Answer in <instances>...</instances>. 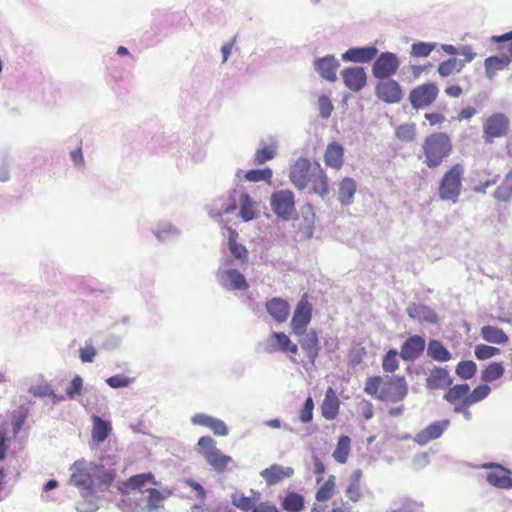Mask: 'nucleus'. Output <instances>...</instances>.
Returning <instances> with one entry per match:
<instances>
[{"label":"nucleus","mask_w":512,"mask_h":512,"mask_svg":"<svg viewBox=\"0 0 512 512\" xmlns=\"http://www.w3.org/2000/svg\"><path fill=\"white\" fill-rule=\"evenodd\" d=\"M68 484L78 489L80 500L76 503L78 512L98 510L99 493L108 489L116 476L114 469L98 465L85 459H78L70 466Z\"/></svg>","instance_id":"1"},{"label":"nucleus","mask_w":512,"mask_h":512,"mask_svg":"<svg viewBox=\"0 0 512 512\" xmlns=\"http://www.w3.org/2000/svg\"><path fill=\"white\" fill-rule=\"evenodd\" d=\"M121 490L127 495L132 494L129 501L135 505L126 512H165L164 502L172 494L151 472L131 476Z\"/></svg>","instance_id":"2"},{"label":"nucleus","mask_w":512,"mask_h":512,"mask_svg":"<svg viewBox=\"0 0 512 512\" xmlns=\"http://www.w3.org/2000/svg\"><path fill=\"white\" fill-rule=\"evenodd\" d=\"M239 209V217L248 222L258 217V203L247 192L235 190L227 200H219L208 208L209 216L214 220H219L223 215L233 213Z\"/></svg>","instance_id":"3"},{"label":"nucleus","mask_w":512,"mask_h":512,"mask_svg":"<svg viewBox=\"0 0 512 512\" xmlns=\"http://www.w3.org/2000/svg\"><path fill=\"white\" fill-rule=\"evenodd\" d=\"M422 149L424 164L429 168L438 167L452 151L451 139L446 133H433L425 138Z\"/></svg>","instance_id":"4"},{"label":"nucleus","mask_w":512,"mask_h":512,"mask_svg":"<svg viewBox=\"0 0 512 512\" xmlns=\"http://www.w3.org/2000/svg\"><path fill=\"white\" fill-rule=\"evenodd\" d=\"M29 414V407L26 405H20L9 413L8 417L12 427L11 431L9 430L7 422L0 424V461H3L6 458L11 441L20 433L23 425L29 417Z\"/></svg>","instance_id":"5"},{"label":"nucleus","mask_w":512,"mask_h":512,"mask_svg":"<svg viewBox=\"0 0 512 512\" xmlns=\"http://www.w3.org/2000/svg\"><path fill=\"white\" fill-rule=\"evenodd\" d=\"M463 173L462 165L455 164L444 174L439 187V196L442 200H451L454 203L457 201Z\"/></svg>","instance_id":"6"},{"label":"nucleus","mask_w":512,"mask_h":512,"mask_svg":"<svg viewBox=\"0 0 512 512\" xmlns=\"http://www.w3.org/2000/svg\"><path fill=\"white\" fill-rule=\"evenodd\" d=\"M408 394V385L403 376H386L377 399L387 402H400Z\"/></svg>","instance_id":"7"},{"label":"nucleus","mask_w":512,"mask_h":512,"mask_svg":"<svg viewBox=\"0 0 512 512\" xmlns=\"http://www.w3.org/2000/svg\"><path fill=\"white\" fill-rule=\"evenodd\" d=\"M270 206L273 213L284 221L296 215L294 193L290 190H278L270 196Z\"/></svg>","instance_id":"8"},{"label":"nucleus","mask_w":512,"mask_h":512,"mask_svg":"<svg viewBox=\"0 0 512 512\" xmlns=\"http://www.w3.org/2000/svg\"><path fill=\"white\" fill-rule=\"evenodd\" d=\"M509 118L504 113H493L483 122L482 138L486 144H492L494 139L507 135L509 130Z\"/></svg>","instance_id":"9"},{"label":"nucleus","mask_w":512,"mask_h":512,"mask_svg":"<svg viewBox=\"0 0 512 512\" xmlns=\"http://www.w3.org/2000/svg\"><path fill=\"white\" fill-rule=\"evenodd\" d=\"M215 279L218 285L226 291H245L249 288L246 277L238 269H217Z\"/></svg>","instance_id":"10"},{"label":"nucleus","mask_w":512,"mask_h":512,"mask_svg":"<svg viewBox=\"0 0 512 512\" xmlns=\"http://www.w3.org/2000/svg\"><path fill=\"white\" fill-rule=\"evenodd\" d=\"M400 61L392 52H382L376 56L372 65V74L376 79L391 78L398 70Z\"/></svg>","instance_id":"11"},{"label":"nucleus","mask_w":512,"mask_h":512,"mask_svg":"<svg viewBox=\"0 0 512 512\" xmlns=\"http://www.w3.org/2000/svg\"><path fill=\"white\" fill-rule=\"evenodd\" d=\"M439 89L435 83H425L413 88L409 93V101L414 109H424L437 98Z\"/></svg>","instance_id":"12"},{"label":"nucleus","mask_w":512,"mask_h":512,"mask_svg":"<svg viewBox=\"0 0 512 512\" xmlns=\"http://www.w3.org/2000/svg\"><path fill=\"white\" fill-rule=\"evenodd\" d=\"M375 86L376 97L384 103L396 104L403 99V90L400 84L391 78L379 79Z\"/></svg>","instance_id":"13"},{"label":"nucleus","mask_w":512,"mask_h":512,"mask_svg":"<svg viewBox=\"0 0 512 512\" xmlns=\"http://www.w3.org/2000/svg\"><path fill=\"white\" fill-rule=\"evenodd\" d=\"M312 307L306 300H300L291 319L292 332L302 335L311 321Z\"/></svg>","instance_id":"14"},{"label":"nucleus","mask_w":512,"mask_h":512,"mask_svg":"<svg viewBox=\"0 0 512 512\" xmlns=\"http://www.w3.org/2000/svg\"><path fill=\"white\" fill-rule=\"evenodd\" d=\"M313 67L322 79L333 83L337 80L336 73L340 67V62L334 55H326L315 58Z\"/></svg>","instance_id":"15"},{"label":"nucleus","mask_w":512,"mask_h":512,"mask_svg":"<svg viewBox=\"0 0 512 512\" xmlns=\"http://www.w3.org/2000/svg\"><path fill=\"white\" fill-rule=\"evenodd\" d=\"M449 426L450 420L448 419L434 421L430 423L428 426H426L424 429L419 431L415 435L414 441L418 445H426L430 441L440 438L443 435V433L449 428Z\"/></svg>","instance_id":"16"},{"label":"nucleus","mask_w":512,"mask_h":512,"mask_svg":"<svg viewBox=\"0 0 512 512\" xmlns=\"http://www.w3.org/2000/svg\"><path fill=\"white\" fill-rule=\"evenodd\" d=\"M482 468L491 470L486 477L490 485L501 489H512V478L508 476L509 471L503 466L490 462L483 464Z\"/></svg>","instance_id":"17"},{"label":"nucleus","mask_w":512,"mask_h":512,"mask_svg":"<svg viewBox=\"0 0 512 512\" xmlns=\"http://www.w3.org/2000/svg\"><path fill=\"white\" fill-rule=\"evenodd\" d=\"M310 169L311 163L307 158L300 157L296 160L289 173L290 181L295 188L303 190L307 187Z\"/></svg>","instance_id":"18"},{"label":"nucleus","mask_w":512,"mask_h":512,"mask_svg":"<svg viewBox=\"0 0 512 512\" xmlns=\"http://www.w3.org/2000/svg\"><path fill=\"white\" fill-rule=\"evenodd\" d=\"M341 76L345 86L353 92L362 90L367 83L366 71L360 66L343 69L341 71Z\"/></svg>","instance_id":"19"},{"label":"nucleus","mask_w":512,"mask_h":512,"mask_svg":"<svg viewBox=\"0 0 512 512\" xmlns=\"http://www.w3.org/2000/svg\"><path fill=\"white\" fill-rule=\"evenodd\" d=\"M425 346V339L422 336H410L403 342L399 355L404 361H414L423 354Z\"/></svg>","instance_id":"20"},{"label":"nucleus","mask_w":512,"mask_h":512,"mask_svg":"<svg viewBox=\"0 0 512 512\" xmlns=\"http://www.w3.org/2000/svg\"><path fill=\"white\" fill-rule=\"evenodd\" d=\"M378 49L376 46H364L349 48L342 54V60L353 63H369L376 58Z\"/></svg>","instance_id":"21"},{"label":"nucleus","mask_w":512,"mask_h":512,"mask_svg":"<svg viewBox=\"0 0 512 512\" xmlns=\"http://www.w3.org/2000/svg\"><path fill=\"white\" fill-rule=\"evenodd\" d=\"M191 423L195 426L209 428L217 436L228 435V428L224 421L205 413H197L191 417Z\"/></svg>","instance_id":"22"},{"label":"nucleus","mask_w":512,"mask_h":512,"mask_svg":"<svg viewBox=\"0 0 512 512\" xmlns=\"http://www.w3.org/2000/svg\"><path fill=\"white\" fill-rule=\"evenodd\" d=\"M293 474V468L280 464H273L260 472L261 477L269 486L275 485L285 478H290Z\"/></svg>","instance_id":"23"},{"label":"nucleus","mask_w":512,"mask_h":512,"mask_svg":"<svg viewBox=\"0 0 512 512\" xmlns=\"http://www.w3.org/2000/svg\"><path fill=\"white\" fill-rule=\"evenodd\" d=\"M299 336L301 337L299 342L302 350L305 352L309 362L314 365L319 355V340L316 331L311 329Z\"/></svg>","instance_id":"24"},{"label":"nucleus","mask_w":512,"mask_h":512,"mask_svg":"<svg viewBox=\"0 0 512 512\" xmlns=\"http://www.w3.org/2000/svg\"><path fill=\"white\" fill-rule=\"evenodd\" d=\"M92 420V431L91 439L95 445L103 443L112 432L111 421L105 420L98 415L93 414Z\"/></svg>","instance_id":"25"},{"label":"nucleus","mask_w":512,"mask_h":512,"mask_svg":"<svg viewBox=\"0 0 512 512\" xmlns=\"http://www.w3.org/2000/svg\"><path fill=\"white\" fill-rule=\"evenodd\" d=\"M409 318L426 322L429 324H436L438 322L437 314L427 305L410 303L406 308Z\"/></svg>","instance_id":"26"},{"label":"nucleus","mask_w":512,"mask_h":512,"mask_svg":"<svg viewBox=\"0 0 512 512\" xmlns=\"http://www.w3.org/2000/svg\"><path fill=\"white\" fill-rule=\"evenodd\" d=\"M268 351L298 353V346L291 342L290 338L283 332H273L268 339Z\"/></svg>","instance_id":"27"},{"label":"nucleus","mask_w":512,"mask_h":512,"mask_svg":"<svg viewBox=\"0 0 512 512\" xmlns=\"http://www.w3.org/2000/svg\"><path fill=\"white\" fill-rule=\"evenodd\" d=\"M452 384L448 371L442 367L431 369L426 379V387L431 390L443 389Z\"/></svg>","instance_id":"28"},{"label":"nucleus","mask_w":512,"mask_h":512,"mask_svg":"<svg viewBox=\"0 0 512 512\" xmlns=\"http://www.w3.org/2000/svg\"><path fill=\"white\" fill-rule=\"evenodd\" d=\"M340 401L333 390L328 387L321 405V414L326 420H334L339 413Z\"/></svg>","instance_id":"29"},{"label":"nucleus","mask_w":512,"mask_h":512,"mask_svg":"<svg viewBox=\"0 0 512 512\" xmlns=\"http://www.w3.org/2000/svg\"><path fill=\"white\" fill-rule=\"evenodd\" d=\"M309 180L311 181L312 190L315 194L319 195L321 198H324L328 195V177L324 170L321 168L320 164L316 165L313 172L311 173Z\"/></svg>","instance_id":"30"},{"label":"nucleus","mask_w":512,"mask_h":512,"mask_svg":"<svg viewBox=\"0 0 512 512\" xmlns=\"http://www.w3.org/2000/svg\"><path fill=\"white\" fill-rule=\"evenodd\" d=\"M266 309L270 316L278 323H282L288 318L289 305L285 300L273 298L266 303Z\"/></svg>","instance_id":"31"},{"label":"nucleus","mask_w":512,"mask_h":512,"mask_svg":"<svg viewBox=\"0 0 512 512\" xmlns=\"http://www.w3.org/2000/svg\"><path fill=\"white\" fill-rule=\"evenodd\" d=\"M356 182L350 177L341 180L338 187V200L343 206H349L353 203L356 193Z\"/></svg>","instance_id":"32"},{"label":"nucleus","mask_w":512,"mask_h":512,"mask_svg":"<svg viewBox=\"0 0 512 512\" xmlns=\"http://www.w3.org/2000/svg\"><path fill=\"white\" fill-rule=\"evenodd\" d=\"M153 234L160 242H168L178 238L181 235V231L172 223L162 221L155 226Z\"/></svg>","instance_id":"33"},{"label":"nucleus","mask_w":512,"mask_h":512,"mask_svg":"<svg viewBox=\"0 0 512 512\" xmlns=\"http://www.w3.org/2000/svg\"><path fill=\"white\" fill-rule=\"evenodd\" d=\"M343 154L344 149L340 144L336 142L330 143L324 154V162L331 168L340 169L343 164Z\"/></svg>","instance_id":"34"},{"label":"nucleus","mask_w":512,"mask_h":512,"mask_svg":"<svg viewBox=\"0 0 512 512\" xmlns=\"http://www.w3.org/2000/svg\"><path fill=\"white\" fill-rule=\"evenodd\" d=\"M276 152L277 144L274 138H271L270 144H266L264 140H261L254 155V163L256 165H262L267 161L273 159L276 155Z\"/></svg>","instance_id":"35"},{"label":"nucleus","mask_w":512,"mask_h":512,"mask_svg":"<svg viewBox=\"0 0 512 512\" xmlns=\"http://www.w3.org/2000/svg\"><path fill=\"white\" fill-rule=\"evenodd\" d=\"M511 58L508 56H490L485 59V74L489 80H492L498 71L505 69L510 63Z\"/></svg>","instance_id":"36"},{"label":"nucleus","mask_w":512,"mask_h":512,"mask_svg":"<svg viewBox=\"0 0 512 512\" xmlns=\"http://www.w3.org/2000/svg\"><path fill=\"white\" fill-rule=\"evenodd\" d=\"M362 470L356 469L349 476L348 485L345 490V495L349 500L353 502H357L362 499V491H361V478H362Z\"/></svg>","instance_id":"37"},{"label":"nucleus","mask_w":512,"mask_h":512,"mask_svg":"<svg viewBox=\"0 0 512 512\" xmlns=\"http://www.w3.org/2000/svg\"><path fill=\"white\" fill-rule=\"evenodd\" d=\"M427 355L437 362H447L451 360L452 354L448 349L436 339H432L428 343Z\"/></svg>","instance_id":"38"},{"label":"nucleus","mask_w":512,"mask_h":512,"mask_svg":"<svg viewBox=\"0 0 512 512\" xmlns=\"http://www.w3.org/2000/svg\"><path fill=\"white\" fill-rule=\"evenodd\" d=\"M481 335L486 342L498 345L505 344L509 340L502 329L491 325L483 326L481 328Z\"/></svg>","instance_id":"39"},{"label":"nucleus","mask_w":512,"mask_h":512,"mask_svg":"<svg viewBox=\"0 0 512 512\" xmlns=\"http://www.w3.org/2000/svg\"><path fill=\"white\" fill-rule=\"evenodd\" d=\"M205 460L217 472L225 471L228 464L233 462L230 456L224 455L218 448L207 454Z\"/></svg>","instance_id":"40"},{"label":"nucleus","mask_w":512,"mask_h":512,"mask_svg":"<svg viewBox=\"0 0 512 512\" xmlns=\"http://www.w3.org/2000/svg\"><path fill=\"white\" fill-rule=\"evenodd\" d=\"M350 446L351 439L346 435L340 436L337 446L332 454L334 460L340 464H345L348 460Z\"/></svg>","instance_id":"41"},{"label":"nucleus","mask_w":512,"mask_h":512,"mask_svg":"<svg viewBox=\"0 0 512 512\" xmlns=\"http://www.w3.org/2000/svg\"><path fill=\"white\" fill-rule=\"evenodd\" d=\"M493 197L498 201L508 202L512 197V169L505 175L502 183L495 190Z\"/></svg>","instance_id":"42"},{"label":"nucleus","mask_w":512,"mask_h":512,"mask_svg":"<svg viewBox=\"0 0 512 512\" xmlns=\"http://www.w3.org/2000/svg\"><path fill=\"white\" fill-rule=\"evenodd\" d=\"M395 508L391 512H424V503L408 497L399 499L395 502Z\"/></svg>","instance_id":"43"},{"label":"nucleus","mask_w":512,"mask_h":512,"mask_svg":"<svg viewBox=\"0 0 512 512\" xmlns=\"http://www.w3.org/2000/svg\"><path fill=\"white\" fill-rule=\"evenodd\" d=\"M304 507V498L296 492H288L282 500V508L287 512H300Z\"/></svg>","instance_id":"44"},{"label":"nucleus","mask_w":512,"mask_h":512,"mask_svg":"<svg viewBox=\"0 0 512 512\" xmlns=\"http://www.w3.org/2000/svg\"><path fill=\"white\" fill-rule=\"evenodd\" d=\"M470 386L468 384H457L450 387L444 395V399L450 404H456L457 401L469 396Z\"/></svg>","instance_id":"45"},{"label":"nucleus","mask_w":512,"mask_h":512,"mask_svg":"<svg viewBox=\"0 0 512 512\" xmlns=\"http://www.w3.org/2000/svg\"><path fill=\"white\" fill-rule=\"evenodd\" d=\"M464 68V62L460 59L449 58L438 66V73L441 77H448L454 72H460Z\"/></svg>","instance_id":"46"},{"label":"nucleus","mask_w":512,"mask_h":512,"mask_svg":"<svg viewBox=\"0 0 512 512\" xmlns=\"http://www.w3.org/2000/svg\"><path fill=\"white\" fill-rule=\"evenodd\" d=\"M503 374L504 367L502 363L493 362L482 371L481 379L486 383H491L501 378Z\"/></svg>","instance_id":"47"},{"label":"nucleus","mask_w":512,"mask_h":512,"mask_svg":"<svg viewBox=\"0 0 512 512\" xmlns=\"http://www.w3.org/2000/svg\"><path fill=\"white\" fill-rule=\"evenodd\" d=\"M229 252L235 259L239 260L240 263L247 261L248 253L245 246L238 244L235 240V232L231 231V236L228 240Z\"/></svg>","instance_id":"48"},{"label":"nucleus","mask_w":512,"mask_h":512,"mask_svg":"<svg viewBox=\"0 0 512 512\" xmlns=\"http://www.w3.org/2000/svg\"><path fill=\"white\" fill-rule=\"evenodd\" d=\"M335 486L336 477L334 475H330L329 478L324 482V484L317 490L316 500L318 502H325L326 500L331 498Z\"/></svg>","instance_id":"49"},{"label":"nucleus","mask_w":512,"mask_h":512,"mask_svg":"<svg viewBox=\"0 0 512 512\" xmlns=\"http://www.w3.org/2000/svg\"><path fill=\"white\" fill-rule=\"evenodd\" d=\"M273 172L270 168L266 167L263 169H252L246 172L245 179L249 182H261L270 183Z\"/></svg>","instance_id":"50"},{"label":"nucleus","mask_w":512,"mask_h":512,"mask_svg":"<svg viewBox=\"0 0 512 512\" xmlns=\"http://www.w3.org/2000/svg\"><path fill=\"white\" fill-rule=\"evenodd\" d=\"M477 370L475 362L471 360L461 361L456 367V374L464 380L471 379Z\"/></svg>","instance_id":"51"},{"label":"nucleus","mask_w":512,"mask_h":512,"mask_svg":"<svg viewBox=\"0 0 512 512\" xmlns=\"http://www.w3.org/2000/svg\"><path fill=\"white\" fill-rule=\"evenodd\" d=\"M399 353L395 349H390L384 356L382 361V368L385 372L393 373L399 367L398 361Z\"/></svg>","instance_id":"52"},{"label":"nucleus","mask_w":512,"mask_h":512,"mask_svg":"<svg viewBox=\"0 0 512 512\" xmlns=\"http://www.w3.org/2000/svg\"><path fill=\"white\" fill-rule=\"evenodd\" d=\"M435 47L436 43L416 42L412 44L410 54L418 58L428 57Z\"/></svg>","instance_id":"53"},{"label":"nucleus","mask_w":512,"mask_h":512,"mask_svg":"<svg viewBox=\"0 0 512 512\" xmlns=\"http://www.w3.org/2000/svg\"><path fill=\"white\" fill-rule=\"evenodd\" d=\"M313 410H314V402L312 397L306 398V400L303 403V406L301 407L299 411V415L297 420L306 424L312 421L313 419ZM295 422L296 419H293Z\"/></svg>","instance_id":"54"},{"label":"nucleus","mask_w":512,"mask_h":512,"mask_svg":"<svg viewBox=\"0 0 512 512\" xmlns=\"http://www.w3.org/2000/svg\"><path fill=\"white\" fill-rule=\"evenodd\" d=\"M216 442L210 436H202L199 438L197 443V451L206 458L207 454L214 452L216 450Z\"/></svg>","instance_id":"55"},{"label":"nucleus","mask_w":512,"mask_h":512,"mask_svg":"<svg viewBox=\"0 0 512 512\" xmlns=\"http://www.w3.org/2000/svg\"><path fill=\"white\" fill-rule=\"evenodd\" d=\"M83 388V379L80 375L76 374L69 385L67 386L65 393L67 398L75 399L77 396L81 395Z\"/></svg>","instance_id":"56"},{"label":"nucleus","mask_w":512,"mask_h":512,"mask_svg":"<svg viewBox=\"0 0 512 512\" xmlns=\"http://www.w3.org/2000/svg\"><path fill=\"white\" fill-rule=\"evenodd\" d=\"M396 136L398 139L405 141V142L413 141L416 136L415 125L407 124V123L401 124L396 129Z\"/></svg>","instance_id":"57"},{"label":"nucleus","mask_w":512,"mask_h":512,"mask_svg":"<svg viewBox=\"0 0 512 512\" xmlns=\"http://www.w3.org/2000/svg\"><path fill=\"white\" fill-rule=\"evenodd\" d=\"M490 392L491 388L487 384L478 385L473 389L471 393H469V396H467L470 400L469 403L475 404L477 402L484 400L485 398L488 397Z\"/></svg>","instance_id":"58"},{"label":"nucleus","mask_w":512,"mask_h":512,"mask_svg":"<svg viewBox=\"0 0 512 512\" xmlns=\"http://www.w3.org/2000/svg\"><path fill=\"white\" fill-rule=\"evenodd\" d=\"M232 503L243 511H252L255 501L244 494L235 493L232 496Z\"/></svg>","instance_id":"59"},{"label":"nucleus","mask_w":512,"mask_h":512,"mask_svg":"<svg viewBox=\"0 0 512 512\" xmlns=\"http://www.w3.org/2000/svg\"><path fill=\"white\" fill-rule=\"evenodd\" d=\"M383 381L384 379L380 376L369 377L366 380L364 391L377 399V395H379Z\"/></svg>","instance_id":"60"},{"label":"nucleus","mask_w":512,"mask_h":512,"mask_svg":"<svg viewBox=\"0 0 512 512\" xmlns=\"http://www.w3.org/2000/svg\"><path fill=\"white\" fill-rule=\"evenodd\" d=\"M500 350L496 347L480 344L475 348V356L479 360H486L499 354Z\"/></svg>","instance_id":"61"},{"label":"nucleus","mask_w":512,"mask_h":512,"mask_svg":"<svg viewBox=\"0 0 512 512\" xmlns=\"http://www.w3.org/2000/svg\"><path fill=\"white\" fill-rule=\"evenodd\" d=\"M133 380L125 375L117 374L106 379V383L114 389L128 387Z\"/></svg>","instance_id":"62"},{"label":"nucleus","mask_w":512,"mask_h":512,"mask_svg":"<svg viewBox=\"0 0 512 512\" xmlns=\"http://www.w3.org/2000/svg\"><path fill=\"white\" fill-rule=\"evenodd\" d=\"M318 105H319L320 116L323 119H328L331 116L332 111L334 109L330 98L326 95H321L318 98Z\"/></svg>","instance_id":"63"},{"label":"nucleus","mask_w":512,"mask_h":512,"mask_svg":"<svg viewBox=\"0 0 512 512\" xmlns=\"http://www.w3.org/2000/svg\"><path fill=\"white\" fill-rule=\"evenodd\" d=\"M97 355V350L92 344H86L79 349V357L83 363H92Z\"/></svg>","instance_id":"64"}]
</instances>
